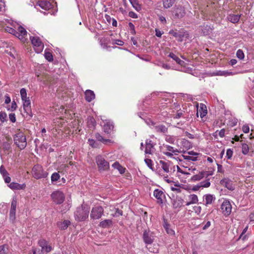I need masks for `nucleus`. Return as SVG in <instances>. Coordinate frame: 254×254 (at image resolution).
I'll return each instance as SVG.
<instances>
[{"label":"nucleus","mask_w":254,"mask_h":254,"mask_svg":"<svg viewBox=\"0 0 254 254\" xmlns=\"http://www.w3.org/2000/svg\"><path fill=\"white\" fill-rule=\"evenodd\" d=\"M207 175L208 174L206 172H200L198 174L193 176L191 178V180L192 181H199Z\"/></svg>","instance_id":"obj_28"},{"label":"nucleus","mask_w":254,"mask_h":254,"mask_svg":"<svg viewBox=\"0 0 254 254\" xmlns=\"http://www.w3.org/2000/svg\"><path fill=\"white\" fill-rule=\"evenodd\" d=\"M142 239L146 244L150 245L154 242L155 234L149 229L145 230L143 233Z\"/></svg>","instance_id":"obj_8"},{"label":"nucleus","mask_w":254,"mask_h":254,"mask_svg":"<svg viewBox=\"0 0 254 254\" xmlns=\"http://www.w3.org/2000/svg\"><path fill=\"white\" fill-rule=\"evenodd\" d=\"M249 152V147L247 144L243 143L242 145V152L243 154L246 155Z\"/></svg>","instance_id":"obj_45"},{"label":"nucleus","mask_w":254,"mask_h":254,"mask_svg":"<svg viewBox=\"0 0 254 254\" xmlns=\"http://www.w3.org/2000/svg\"><path fill=\"white\" fill-rule=\"evenodd\" d=\"M242 130L244 133H247L250 131V127L248 125H245L242 127Z\"/></svg>","instance_id":"obj_62"},{"label":"nucleus","mask_w":254,"mask_h":254,"mask_svg":"<svg viewBox=\"0 0 254 254\" xmlns=\"http://www.w3.org/2000/svg\"><path fill=\"white\" fill-rule=\"evenodd\" d=\"M60 178V176L58 173L55 172L51 176V182L53 184L55 182L58 181Z\"/></svg>","instance_id":"obj_46"},{"label":"nucleus","mask_w":254,"mask_h":254,"mask_svg":"<svg viewBox=\"0 0 254 254\" xmlns=\"http://www.w3.org/2000/svg\"><path fill=\"white\" fill-rule=\"evenodd\" d=\"M7 117V115L5 113L3 112H0V120L1 121V123H3L4 122L6 121V118ZM1 124H0L1 125Z\"/></svg>","instance_id":"obj_51"},{"label":"nucleus","mask_w":254,"mask_h":254,"mask_svg":"<svg viewBox=\"0 0 254 254\" xmlns=\"http://www.w3.org/2000/svg\"><path fill=\"white\" fill-rule=\"evenodd\" d=\"M104 214V209L101 206H96L92 208L90 218L93 220L100 219Z\"/></svg>","instance_id":"obj_9"},{"label":"nucleus","mask_w":254,"mask_h":254,"mask_svg":"<svg viewBox=\"0 0 254 254\" xmlns=\"http://www.w3.org/2000/svg\"><path fill=\"white\" fill-rule=\"evenodd\" d=\"M175 18L180 19L183 17L186 14L185 8L182 6H178L174 10Z\"/></svg>","instance_id":"obj_16"},{"label":"nucleus","mask_w":254,"mask_h":254,"mask_svg":"<svg viewBox=\"0 0 254 254\" xmlns=\"http://www.w3.org/2000/svg\"><path fill=\"white\" fill-rule=\"evenodd\" d=\"M89 212V208L85 205H81L76 208L74 212L75 219L78 221H84L88 217Z\"/></svg>","instance_id":"obj_1"},{"label":"nucleus","mask_w":254,"mask_h":254,"mask_svg":"<svg viewBox=\"0 0 254 254\" xmlns=\"http://www.w3.org/2000/svg\"><path fill=\"white\" fill-rule=\"evenodd\" d=\"M9 118L10 121L12 123H15L16 121V118L15 114L14 113H10L9 115Z\"/></svg>","instance_id":"obj_63"},{"label":"nucleus","mask_w":254,"mask_h":254,"mask_svg":"<svg viewBox=\"0 0 254 254\" xmlns=\"http://www.w3.org/2000/svg\"><path fill=\"white\" fill-rule=\"evenodd\" d=\"M9 187L12 190H24L26 188V185L25 184H20L17 183L12 182L9 184Z\"/></svg>","instance_id":"obj_25"},{"label":"nucleus","mask_w":254,"mask_h":254,"mask_svg":"<svg viewBox=\"0 0 254 254\" xmlns=\"http://www.w3.org/2000/svg\"><path fill=\"white\" fill-rule=\"evenodd\" d=\"M95 159L100 171H106L109 169V163L102 155L97 156Z\"/></svg>","instance_id":"obj_5"},{"label":"nucleus","mask_w":254,"mask_h":254,"mask_svg":"<svg viewBox=\"0 0 254 254\" xmlns=\"http://www.w3.org/2000/svg\"><path fill=\"white\" fill-rule=\"evenodd\" d=\"M220 208L225 216H229L232 211V205L230 202L228 200H224L221 205Z\"/></svg>","instance_id":"obj_10"},{"label":"nucleus","mask_w":254,"mask_h":254,"mask_svg":"<svg viewBox=\"0 0 254 254\" xmlns=\"http://www.w3.org/2000/svg\"><path fill=\"white\" fill-rule=\"evenodd\" d=\"M176 0H163V6L166 8L171 7Z\"/></svg>","instance_id":"obj_40"},{"label":"nucleus","mask_w":254,"mask_h":254,"mask_svg":"<svg viewBox=\"0 0 254 254\" xmlns=\"http://www.w3.org/2000/svg\"><path fill=\"white\" fill-rule=\"evenodd\" d=\"M123 215V211L118 208L116 209V212L113 216H119Z\"/></svg>","instance_id":"obj_64"},{"label":"nucleus","mask_w":254,"mask_h":254,"mask_svg":"<svg viewBox=\"0 0 254 254\" xmlns=\"http://www.w3.org/2000/svg\"><path fill=\"white\" fill-rule=\"evenodd\" d=\"M144 161H145V163L147 165V166L149 168L151 169L152 167V165H153L152 160L151 159H150L147 158V159H145L144 160Z\"/></svg>","instance_id":"obj_59"},{"label":"nucleus","mask_w":254,"mask_h":254,"mask_svg":"<svg viewBox=\"0 0 254 254\" xmlns=\"http://www.w3.org/2000/svg\"><path fill=\"white\" fill-rule=\"evenodd\" d=\"M16 108H17V105H16V102L14 101H12L10 107H7L8 110H10L11 111H13L15 110L16 109Z\"/></svg>","instance_id":"obj_56"},{"label":"nucleus","mask_w":254,"mask_h":254,"mask_svg":"<svg viewBox=\"0 0 254 254\" xmlns=\"http://www.w3.org/2000/svg\"><path fill=\"white\" fill-rule=\"evenodd\" d=\"M37 4L40 7L45 10H49L52 7L51 3L47 0H39L37 2Z\"/></svg>","instance_id":"obj_19"},{"label":"nucleus","mask_w":254,"mask_h":254,"mask_svg":"<svg viewBox=\"0 0 254 254\" xmlns=\"http://www.w3.org/2000/svg\"><path fill=\"white\" fill-rule=\"evenodd\" d=\"M14 143L21 150L24 149L27 146L26 138L25 134L18 131L13 137Z\"/></svg>","instance_id":"obj_2"},{"label":"nucleus","mask_w":254,"mask_h":254,"mask_svg":"<svg viewBox=\"0 0 254 254\" xmlns=\"http://www.w3.org/2000/svg\"><path fill=\"white\" fill-rule=\"evenodd\" d=\"M52 200L57 204H62L64 200V193L60 190L54 191L51 195Z\"/></svg>","instance_id":"obj_6"},{"label":"nucleus","mask_w":254,"mask_h":254,"mask_svg":"<svg viewBox=\"0 0 254 254\" xmlns=\"http://www.w3.org/2000/svg\"><path fill=\"white\" fill-rule=\"evenodd\" d=\"M30 40L35 52L37 53L41 52L44 48V44L41 39L38 37H31Z\"/></svg>","instance_id":"obj_7"},{"label":"nucleus","mask_w":254,"mask_h":254,"mask_svg":"<svg viewBox=\"0 0 254 254\" xmlns=\"http://www.w3.org/2000/svg\"><path fill=\"white\" fill-rule=\"evenodd\" d=\"M203 199L205 202L204 204L207 206L211 204L215 200V197L213 194H206L203 196Z\"/></svg>","instance_id":"obj_22"},{"label":"nucleus","mask_w":254,"mask_h":254,"mask_svg":"<svg viewBox=\"0 0 254 254\" xmlns=\"http://www.w3.org/2000/svg\"><path fill=\"white\" fill-rule=\"evenodd\" d=\"M9 252L8 246L2 245L0 246V254H7Z\"/></svg>","instance_id":"obj_41"},{"label":"nucleus","mask_w":254,"mask_h":254,"mask_svg":"<svg viewBox=\"0 0 254 254\" xmlns=\"http://www.w3.org/2000/svg\"><path fill=\"white\" fill-rule=\"evenodd\" d=\"M95 98L94 92L91 90H87L85 92V98L88 102H91Z\"/></svg>","instance_id":"obj_23"},{"label":"nucleus","mask_w":254,"mask_h":254,"mask_svg":"<svg viewBox=\"0 0 254 254\" xmlns=\"http://www.w3.org/2000/svg\"><path fill=\"white\" fill-rule=\"evenodd\" d=\"M220 183L229 190H233L235 189V186L232 181L228 178H225L222 180L220 181Z\"/></svg>","instance_id":"obj_20"},{"label":"nucleus","mask_w":254,"mask_h":254,"mask_svg":"<svg viewBox=\"0 0 254 254\" xmlns=\"http://www.w3.org/2000/svg\"><path fill=\"white\" fill-rule=\"evenodd\" d=\"M41 250L38 248H32L30 251V254H41Z\"/></svg>","instance_id":"obj_53"},{"label":"nucleus","mask_w":254,"mask_h":254,"mask_svg":"<svg viewBox=\"0 0 254 254\" xmlns=\"http://www.w3.org/2000/svg\"><path fill=\"white\" fill-rule=\"evenodd\" d=\"M197 111L199 112L201 118L204 117L207 113L206 107L203 104H200L199 108H197Z\"/></svg>","instance_id":"obj_30"},{"label":"nucleus","mask_w":254,"mask_h":254,"mask_svg":"<svg viewBox=\"0 0 254 254\" xmlns=\"http://www.w3.org/2000/svg\"><path fill=\"white\" fill-rule=\"evenodd\" d=\"M201 33L204 35H209L212 31V29L210 26L208 25H203L202 26L201 29Z\"/></svg>","instance_id":"obj_36"},{"label":"nucleus","mask_w":254,"mask_h":254,"mask_svg":"<svg viewBox=\"0 0 254 254\" xmlns=\"http://www.w3.org/2000/svg\"><path fill=\"white\" fill-rule=\"evenodd\" d=\"M145 144L146 147L145 153L149 154H152L154 153L155 151V149L154 148L155 143L153 142L150 139H147L145 141Z\"/></svg>","instance_id":"obj_15"},{"label":"nucleus","mask_w":254,"mask_h":254,"mask_svg":"<svg viewBox=\"0 0 254 254\" xmlns=\"http://www.w3.org/2000/svg\"><path fill=\"white\" fill-rule=\"evenodd\" d=\"M182 144H183L184 146L186 148H190V142L185 139H183L182 140Z\"/></svg>","instance_id":"obj_57"},{"label":"nucleus","mask_w":254,"mask_h":254,"mask_svg":"<svg viewBox=\"0 0 254 254\" xmlns=\"http://www.w3.org/2000/svg\"><path fill=\"white\" fill-rule=\"evenodd\" d=\"M176 139L177 137L176 136L170 135H166L165 137V140L171 144H174Z\"/></svg>","instance_id":"obj_43"},{"label":"nucleus","mask_w":254,"mask_h":254,"mask_svg":"<svg viewBox=\"0 0 254 254\" xmlns=\"http://www.w3.org/2000/svg\"><path fill=\"white\" fill-rule=\"evenodd\" d=\"M45 57L46 60H47L49 62H52L53 60V57L52 54L49 52H45Z\"/></svg>","instance_id":"obj_50"},{"label":"nucleus","mask_w":254,"mask_h":254,"mask_svg":"<svg viewBox=\"0 0 254 254\" xmlns=\"http://www.w3.org/2000/svg\"><path fill=\"white\" fill-rule=\"evenodd\" d=\"M70 221L68 220H65L63 222H58L57 226L61 230H65L70 225Z\"/></svg>","instance_id":"obj_27"},{"label":"nucleus","mask_w":254,"mask_h":254,"mask_svg":"<svg viewBox=\"0 0 254 254\" xmlns=\"http://www.w3.org/2000/svg\"><path fill=\"white\" fill-rule=\"evenodd\" d=\"M23 109L25 112L28 113L31 111V102L30 100H27L23 102Z\"/></svg>","instance_id":"obj_37"},{"label":"nucleus","mask_w":254,"mask_h":254,"mask_svg":"<svg viewBox=\"0 0 254 254\" xmlns=\"http://www.w3.org/2000/svg\"><path fill=\"white\" fill-rule=\"evenodd\" d=\"M183 157L186 160H191L192 161H195L197 159V156H190V155H183Z\"/></svg>","instance_id":"obj_48"},{"label":"nucleus","mask_w":254,"mask_h":254,"mask_svg":"<svg viewBox=\"0 0 254 254\" xmlns=\"http://www.w3.org/2000/svg\"><path fill=\"white\" fill-rule=\"evenodd\" d=\"M225 129L224 128L221 129L220 130H217L213 134V136L216 138L217 136L219 135L220 137L223 138L225 136Z\"/></svg>","instance_id":"obj_39"},{"label":"nucleus","mask_w":254,"mask_h":254,"mask_svg":"<svg viewBox=\"0 0 254 254\" xmlns=\"http://www.w3.org/2000/svg\"><path fill=\"white\" fill-rule=\"evenodd\" d=\"M112 225V221L110 219H105L100 222L99 226L102 228H108Z\"/></svg>","instance_id":"obj_33"},{"label":"nucleus","mask_w":254,"mask_h":254,"mask_svg":"<svg viewBox=\"0 0 254 254\" xmlns=\"http://www.w3.org/2000/svg\"><path fill=\"white\" fill-rule=\"evenodd\" d=\"M233 154V150L231 148H229L226 151V157L228 159H231Z\"/></svg>","instance_id":"obj_52"},{"label":"nucleus","mask_w":254,"mask_h":254,"mask_svg":"<svg viewBox=\"0 0 254 254\" xmlns=\"http://www.w3.org/2000/svg\"><path fill=\"white\" fill-rule=\"evenodd\" d=\"M114 127L112 122L110 121H106L103 126L104 132L107 133H110L113 130Z\"/></svg>","instance_id":"obj_24"},{"label":"nucleus","mask_w":254,"mask_h":254,"mask_svg":"<svg viewBox=\"0 0 254 254\" xmlns=\"http://www.w3.org/2000/svg\"><path fill=\"white\" fill-rule=\"evenodd\" d=\"M165 151H163V153L168 157H172L174 155H177L179 153V151L177 148H175L169 145H163Z\"/></svg>","instance_id":"obj_13"},{"label":"nucleus","mask_w":254,"mask_h":254,"mask_svg":"<svg viewBox=\"0 0 254 254\" xmlns=\"http://www.w3.org/2000/svg\"><path fill=\"white\" fill-rule=\"evenodd\" d=\"M236 55L238 58L242 60L244 58V54L242 50L239 49L237 51Z\"/></svg>","instance_id":"obj_54"},{"label":"nucleus","mask_w":254,"mask_h":254,"mask_svg":"<svg viewBox=\"0 0 254 254\" xmlns=\"http://www.w3.org/2000/svg\"><path fill=\"white\" fill-rule=\"evenodd\" d=\"M169 33L175 37L179 42H182L184 37H188L189 36L188 32L184 30L177 31L171 30Z\"/></svg>","instance_id":"obj_11"},{"label":"nucleus","mask_w":254,"mask_h":254,"mask_svg":"<svg viewBox=\"0 0 254 254\" xmlns=\"http://www.w3.org/2000/svg\"><path fill=\"white\" fill-rule=\"evenodd\" d=\"M95 137L97 139V140L103 142L104 144H108V143L112 142V141L110 139H104V137L99 133H96L95 134Z\"/></svg>","instance_id":"obj_35"},{"label":"nucleus","mask_w":254,"mask_h":254,"mask_svg":"<svg viewBox=\"0 0 254 254\" xmlns=\"http://www.w3.org/2000/svg\"><path fill=\"white\" fill-rule=\"evenodd\" d=\"M5 30L7 32H8L9 33L13 34V35H15V36L16 35V33H17L16 31L15 30V29H14L12 27H10L9 26H6V27L5 28Z\"/></svg>","instance_id":"obj_47"},{"label":"nucleus","mask_w":254,"mask_h":254,"mask_svg":"<svg viewBox=\"0 0 254 254\" xmlns=\"http://www.w3.org/2000/svg\"><path fill=\"white\" fill-rule=\"evenodd\" d=\"M154 129L157 132L166 133L168 131L167 127L163 125H158L154 126Z\"/></svg>","instance_id":"obj_31"},{"label":"nucleus","mask_w":254,"mask_h":254,"mask_svg":"<svg viewBox=\"0 0 254 254\" xmlns=\"http://www.w3.org/2000/svg\"><path fill=\"white\" fill-rule=\"evenodd\" d=\"M17 205V200L16 197L13 198L11 203V207L9 212V219L14 222L15 219L16 207Z\"/></svg>","instance_id":"obj_14"},{"label":"nucleus","mask_w":254,"mask_h":254,"mask_svg":"<svg viewBox=\"0 0 254 254\" xmlns=\"http://www.w3.org/2000/svg\"><path fill=\"white\" fill-rule=\"evenodd\" d=\"M17 30V31H16L17 33L15 36L22 41L24 42L25 40V37L27 35V31L21 26L18 27Z\"/></svg>","instance_id":"obj_18"},{"label":"nucleus","mask_w":254,"mask_h":254,"mask_svg":"<svg viewBox=\"0 0 254 254\" xmlns=\"http://www.w3.org/2000/svg\"><path fill=\"white\" fill-rule=\"evenodd\" d=\"M184 202L183 198L180 197H177L174 199L172 203L173 208L175 209L181 208L183 205Z\"/></svg>","instance_id":"obj_21"},{"label":"nucleus","mask_w":254,"mask_h":254,"mask_svg":"<svg viewBox=\"0 0 254 254\" xmlns=\"http://www.w3.org/2000/svg\"><path fill=\"white\" fill-rule=\"evenodd\" d=\"M32 176L36 179H40L47 177L48 173L45 171L43 167L39 164L34 166L32 169Z\"/></svg>","instance_id":"obj_3"},{"label":"nucleus","mask_w":254,"mask_h":254,"mask_svg":"<svg viewBox=\"0 0 254 254\" xmlns=\"http://www.w3.org/2000/svg\"><path fill=\"white\" fill-rule=\"evenodd\" d=\"M20 93L21 98H25L26 97H27L26 90L25 88H23L21 89L20 91Z\"/></svg>","instance_id":"obj_58"},{"label":"nucleus","mask_w":254,"mask_h":254,"mask_svg":"<svg viewBox=\"0 0 254 254\" xmlns=\"http://www.w3.org/2000/svg\"><path fill=\"white\" fill-rule=\"evenodd\" d=\"M188 199L189 201L186 203V206H189L191 204L197 203L198 201L197 196L194 194L188 195Z\"/></svg>","instance_id":"obj_26"},{"label":"nucleus","mask_w":254,"mask_h":254,"mask_svg":"<svg viewBox=\"0 0 254 254\" xmlns=\"http://www.w3.org/2000/svg\"><path fill=\"white\" fill-rule=\"evenodd\" d=\"M132 7L137 11L141 9V5L139 3L138 0H129Z\"/></svg>","instance_id":"obj_34"},{"label":"nucleus","mask_w":254,"mask_h":254,"mask_svg":"<svg viewBox=\"0 0 254 254\" xmlns=\"http://www.w3.org/2000/svg\"><path fill=\"white\" fill-rule=\"evenodd\" d=\"M177 172L182 174L190 175V173L187 171V167L183 166V168H181L179 166H176Z\"/></svg>","instance_id":"obj_42"},{"label":"nucleus","mask_w":254,"mask_h":254,"mask_svg":"<svg viewBox=\"0 0 254 254\" xmlns=\"http://www.w3.org/2000/svg\"><path fill=\"white\" fill-rule=\"evenodd\" d=\"M112 167L114 168L117 169L121 174H123L125 173V169L118 162H116L113 164Z\"/></svg>","instance_id":"obj_38"},{"label":"nucleus","mask_w":254,"mask_h":254,"mask_svg":"<svg viewBox=\"0 0 254 254\" xmlns=\"http://www.w3.org/2000/svg\"><path fill=\"white\" fill-rule=\"evenodd\" d=\"M168 56L173 59L174 61L176 62V63L182 65L184 66L185 64V62L182 60H181L179 58H178L175 54L173 53H170Z\"/></svg>","instance_id":"obj_32"},{"label":"nucleus","mask_w":254,"mask_h":254,"mask_svg":"<svg viewBox=\"0 0 254 254\" xmlns=\"http://www.w3.org/2000/svg\"><path fill=\"white\" fill-rule=\"evenodd\" d=\"M153 195L157 199L158 204L163 203L165 195L162 190L158 189H155L153 192Z\"/></svg>","instance_id":"obj_17"},{"label":"nucleus","mask_w":254,"mask_h":254,"mask_svg":"<svg viewBox=\"0 0 254 254\" xmlns=\"http://www.w3.org/2000/svg\"><path fill=\"white\" fill-rule=\"evenodd\" d=\"M38 244L41 248V251L42 253H48L53 250L52 247L49 244V242L45 239L39 240Z\"/></svg>","instance_id":"obj_12"},{"label":"nucleus","mask_w":254,"mask_h":254,"mask_svg":"<svg viewBox=\"0 0 254 254\" xmlns=\"http://www.w3.org/2000/svg\"><path fill=\"white\" fill-rule=\"evenodd\" d=\"M0 173L1 175H6V174H8L7 171L5 170L3 165H1L0 167Z\"/></svg>","instance_id":"obj_60"},{"label":"nucleus","mask_w":254,"mask_h":254,"mask_svg":"<svg viewBox=\"0 0 254 254\" xmlns=\"http://www.w3.org/2000/svg\"><path fill=\"white\" fill-rule=\"evenodd\" d=\"M210 186L209 180H206L204 181L201 182L199 184V187L200 188H208Z\"/></svg>","instance_id":"obj_44"},{"label":"nucleus","mask_w":254,"mask_h":254,"mask_svg":"<svg viewBox=\"0 0 254 254\" xmlns=\"http://www.w3.org/2000/svg\"><path fill=\"white\" fill-rule=\"evenodd\" d=\"M183 115V111H178L177 113L174 117V119H177L180 118Z\"/></svg>","instance_id":"obj_61"},{"label":"nucleus","mask_w":254,"mask_h":254,"mask_svg":"<svg viewBox=\"0 0 254 254\" xmlns=\"http://www.w3.org/2000/svg\"><path fill=\"white\" fill-rule=\"evenodd\" d=\"M241 15L239 14H229L227 16L228 20L233 23H237L239 22Z\"/></svg>","instance_id":"obj_29"},{"label":"nucleus","mask_w":254,"mask_h":254,"mask_svg":"<svg viewBox=\"0 0 254 254\" xmlns=\"http://www.w3.org/2000/svg\"><path fill=\"white\" fill-rule=\"evenodd\" d=\"M193 210L197 215H199L201 211V207L200 206H194L193 207Z\"/></svg>","instance_id":"obj_55"},{"label":"nucleus","mask_w":254,"mask_h":254,"mask_svg":"<svg viewBox=\"0 0 254 254\" xmlns=\"http://www.w3.org/2000/svg\"><path fill=\"white\" fill-rule=\"evenodd\" d=\"M169 227V225L167 224H165L164 225V227L167 233L170 235H173L174 234V231L172 229H170Z\"/></svg>","instance_id":"obj_49"},{"label":"nucleus","mask_w":254,"mask_h":254,"mask_svg":"<svg viewBox=\"0 0 254 254\" xmlns=\"http://www.w3.org/2000/svg\"><path fill=\"white\" fill-rule=\"evenodd\" d=\"M159 163L164 172L168 174L169 175H171L175 172L176 166L170 161L160 160Z\"/></svg>","instance_id":"obj_4"}]
</instances>
